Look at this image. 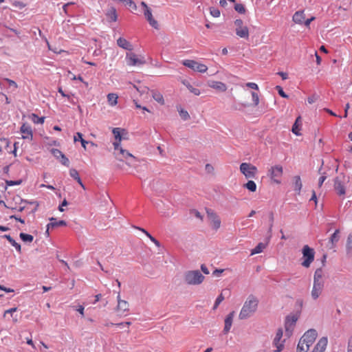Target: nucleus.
Segmentation results:
<instances>
[{"label":"nucleus","instance_id":"obj_26","mask_svg":"<svg viewBox=\"0 0 352 352\" xmlns=\"http://www.w3.org/2000/svg\"><path fill=\"white\" fill-rule=\"evenodd\" d=\"M294 190L297 192L298 194H300L302 184L301 182L300 177L297 175L294 177Z\"/></svg>","mask_w":352,"mask_h":352},{"label":"nucleus","instance_id":"obj_32","mask_svg":"<svg viewBox=\"0 0 352 352\" xmlns=\"http://www.w3.org/2000/svg\"><path fill=\"white\" fill-rule=\"evenodd\" d=\"M118 98V96L116 94H109L107 95L108 102H109V105H111L112 107L117 104Z\"/></svg>","mask_w":352,"mask_h":352},{"label":"nucleus","instance_id":"obj_41","mask_svg":"<svg viewBox=\"0 0 352 352\" xmlns=\"http://www.w3.org/2000/svg\"><path fill=\"white\" fill-rule=\"evenodd\" d=\"M346 250L349 253L352 252V232L349 234L347 238Z\"/></svg>","mask_w":352,"mask_h":352},{"label":"nucleus","instance_id":"obj_13","mask_svg":"<svg viewBox=\"0 0 352 352\" xmlns=\"http://www.w3.org/2000/svg\"><path fill=\"white\" fill-rule=\"evenodd\" d=\"M318 333L315 329H309L302 336V341L309 345V347L313 344L317 338Z\"/></svg>","mask_w":352,"mask_h":352},{"label":"nucleus","instance_id":"obj_16","mask_svg":"<svg viewBox=\"0 0 352 352\" xmlns=\"http://www.w3.org/2000/svg\"><path fill=\"white\" fill-rule=\"evenodd\" d=\"M324 288V283L314 282L311 290V297L314 300H316L320 296Z\"/></svg>","mask_w":352,"mask_h":352},{"label":"nucleus","instance_id":"obj_60","mask_svg":"<svg viewBox=\"0 0 352 352\" xmlns=\"http://www.w3.org/2000/svg\"><path fill=\"white\" fill-rule=\"evenodd\" d=\"M6 80L9 83L10 86H13L14 88H17V84L12 80L6 78Z\"/></svg>","mask_w":352,"mask_h":352},{"label":"nucleus","instance_id":"obj_35","mask_svg":"<svg viewBox=\"0 0 352 352\" xmlns=\"http://www.w3.org/2000/svg\"><path fill=\"white\" fill-rule=\"evenodd\" d=\"M243 187L250 192H255L256 190V184L252 180H249L246 184L243 185Z\"/></svg>","mask_w":352,"mask_h":352},{"label":"nucleus","instance_id":"obj_17","mask_svg":"<svg viewBox=\"0 0 352 352\" xmlns=\"http://www.w3.org/2000/svg\"><path fill=\"white\" fill-rule=\"evenodd\" d=\"M208 85L219 92H225L228 89L227 85L220 81L210 80L208 82Z\"/></svg>","mask_w":352,"mask_h":352},{"label":"nucleus","instance_id":"obj_23","mask_svg":"<svg viewBox=\"0 0 352 352\" xmlns=\"http://www.w3.org/2000/svg\"><path fill=\"white\" fill-rule=\"evenodd\" d=\"M108 20L111 22H116L118 19V14L115 8L111 7L106 12Z\"/></svg>","mask_w":352,"mask_h":352},{"label":"nucleus","instance_id":"obj_30","mask_svg":"<svg viewBox=\"0 0 352 352\" xmlns=\"http://www.w3.org/2000/svg\"><path fill=\"white\" fill-rule=\"evenodd\" d=\"M299 122H300V117H298L296 118L294 124L292 126V131L296 135H300V125L301 124V123H299Z\"/></svg>","mask_w":352,"mask_h":352},{"label":"nucleus","instance_id":"obj_9","mask_svg":"<svg viewBox=\"0 0 352 352\" xmlns=\"http://www.w3.org/2000/svg\"><path fill=\"white\" fill-rule=\"evenodd\" d=\"M141 6L144 8V15L149 25L155 29H159L158 22L153 18L151 8L144 1L141 2Z\"/></svg>","mask_w":352,"mask_h":352},{"label":"nucleus","instance_id":"obj_53","mask_svg":"<svg viewBox=\"0 0 352 352\" xmlns=\"http://www.w3.org/2000/svg\"><path fill=\"white\" fill-rule=\"evenodd\" d=\"M12 5H13L14 6H15L16 8H19V9H22V8H23L25 6V3H23V2H21V1H16L13 2V3H12Z\"/></svg>","mask_w":352,"mask_h":352},{"label":"nucleus","instance_id":"obj_24","mask_svg":"<svg viewBox=\"0 0 352 352\" xmlns=\"http://www.w3.org/2000/svg\"><path fill=\"white\" fill-rule=\"evenodd\" d=\"M117 44L119 47H120L124 50H133L131 44L128 41H126L124 38L120 37L117 40Z\"/></svg>","mask_w":352,"mask_h":352},{"label":"nucleus","instance_id":"obj_8","mask_svg":"<svg viewBox=\"0 0 352 352\" xmlns=\"http://www.w3.org/2000/svg\"><path fill=\"white\" fill-rule=\"evenodd\" d=\"M182 64L184 66L192 69L194 72H197L199 73H206L208 70L207 65L194 60H184L182 61Z\"/></svg>","mask_w":352,"mask_h":352},{"label":"nucleus","instance_id":"obj_28","mask_svg":"<svg viewBox=\"0 0 352 352\" xmlns=\"http://www.w3.org/2000/svg\"><path fill=\"white\" fill-rule=\"evenodd\" d=\"M323 275V270L321 268L317 269L314 273V282L324 283L322 280Z\"/></svg>","mask_w":352,"mask_h":352},{"label":"nucleus","instance_id":"obj_48","mask_svg":"<svg viewBox=\"0 0 352 352\" xmlns=\"http://www.w3.org/2000/svg\"><path fill=\"white\" fill-rule=\"evenodd\" d=\"M51 153L57 160L59 159L63 154L62 151L57 148H52Z\"/></svg>","mask_w":352,"mask_h":352},{"label":"nucleus","instance_id":"obj_40","mask_svg":"<svg viewBox=\"0 0 352 352\" xmlns=\"http://www.w3.org/2000/svg\"><path fill=\"white\" fill-rule=\"evenodd\" d=\"M120 131H121V129L120 128H114L112 131L116 140H118L116 142H119L120 144L122 140Z\"/></svg>","mask_w":352,"mask_h":352},{"label":"nucleus","instance_id":"obj_52","mask_svg":"<svg viewBox=\"0 0 352 352\" xmlns=\"http://www.w3.org/2000/svg\"><path fill=\"white\" fill-rule=\"evenodd\" d=\"M126 5L129 6L134 10H137V6L133 0H127L126 2Z\"/></svg>","mask_w":352,"mask_h":352},{"label":"nucleus","instance_id":"obj_29","mask_svg":"<svg viewBox=\"0 0 352 352\" xmlns=\"http://www.w3.org/2000/svg\"><path fill=\"white\" fill-rule=\"evenodd\" d=\"M309 349V345L302 341V338H301L297 346V352H307Z\"/></svg>","mask_w":352,"mask_h":352},{"label":"nucleus","instance_id":"obj_11","mask_svg":"<svg viewBox=\"0 0 352 352\" xmlns=\"http://www.w3.org/2000/svg\"><path fill=\"white\" fill-rule=\"evenodd\" d=\"M206 213H207L208 218L210 220L211 226L214 230H218L221 226V219L219 217V216L217 214L216 212H214V211H212L210 209H207Z\"/></svg>","mask_w":352,"mask_h":352},{"label":"nucleus","instance_id":"obj_2","mask_svg":"<svg viewBox=\"0 0 352 352\" xmlns=\"http://www.w3.org/2000/svg\"><path fill=\"white\" fill-rule=\"evenodd\" d=\"M113 144L114 147V155L117 160L126 161L127 164H130L131 162L136 160V157L128 151L122 148L119 142H113Z\"/></svg>","mask_w":352,"mask_h":352},{"label":"nucleus","instance_id":"obj_39","mask_svg":"<svg viewBox=\"0 0 352 352\" xmlns=\"http://www.w3.org/2000/svg\"><path fill=\"white\" fill-rule=\"evenodd\" d=\"M19 236H20L21 239L24 242L31 243V242H32V241L34 239V237L32 235L25 234L23 232H21Z\"/></svg>","mask_w":352,"mask_h":352},{"label":"nucleus","instance_id":"obj_20","mask_svg":"<svg viewBox=\"0 0 352 352\" xmlns=\"http://www.w3.org/2000/svg\"><path fill=\"white\" fill-rule=\"evenodd\" d=\"M328 340L327 337L321 338L312 352H324L327 345Z\"/></svg>","mask_w":352,"mask_h":352},{"label":"nucleus","instance_id":"obj_3","mask_svg":"<svg viewBox=\"0 0 352 352\" xmlns=\"http://www.w3.org/2000/svg\"><path fill=\"white\" fill-rule=\"evenodd\" d=\"M240 172L246 179H254L256 177L258 169L253 164L248 162H243L239 166Z\"/></svg>","mask_w":352,"mask_h":352},{"label":"nucleus","instance_id":"obj_58","mask_svg":"<svg viewBox=\"0 0 352 352\" xmlns=\"http://www.w3.org/2000/svg\"><path fill=\"white\" fill-rule=\"evenodd\" d=\"M74 4V2H69L67 3H65V5H63V10L65 12V14H68V10H67V7L70 5H73Z\"/></svg>","mask_w":352,"mask_h":352},{"label":"nucleus","instance_id":"obj_21","mask_svg":"<svg viewBox=\"0 0 352 352\" xmlns=\"http://www.w3.org/2000/svg\"><path fill=\"white\" fill-rule=\"evenodd\" d=\"M50 221L51 222L50 223H48L47 226L46 233H47V234H49V229L50 228H53L58 227V226H65L67 225L66 221H65L63 220L57 221L56 219H55L54 217L50 218Z\"/></svg>","mask_w":352,"mask_h":352},{"label":"nucleus","instance_id":"obj_51","mask_svg":"<svg viewBox=\"0 0 352 352\" xmlns=\"http://www.w3.org/2000/svg\"><path fill=\"white\" fill-rule=\"evenodd\" d=\"M276 90L278 91L279 95L283 98H287L288 96L283 91V89L280 86L276 87Z\"/></svg>","mask_w":352,"mask_h":352},{"label":"nucleus","instance_id":"obj_15","mask_svg":"<svg viewBox=\"0 0 352 352\" xmlns=\"http://www.w3.org/2000/svg\"><path fill=\"white\" fill-rule=\"evenodd\" d=\"M282 337L283 330L281 329H279L276 331V336L273 341V344L276 348L275 352H280L284 348L283 342H280Z\"/></svg>","mask_w":352,"mask_h":352},{"label":"nucleus","instance_id":"obj_43","mask_svg":"<svg viewBox=\"0 0 352 352\" xmlns=\"http://www.w3.org/2000/svg\"><path fill=\"white\" fill-rule=\"evenodd\" d=\"M186 87L188 88V89L195 96H199L201 94V91L199 89L197 88H195V87H193L191 85H190L189 83L188 85H186Z\"/></svg>","mask_w":352,"mask_h":352},{"label":"nucleus","instance_id":"obj_45","mask_svg":"<svg viewBox=\"0 0 352 352\" xmlns=\"http://www.w3.org/2000/svg\"><path fill=\"white\" fill-rule=\"evenodd\" d=\"M252 101L254 103V105L256 107L259 104V96L257 93L252 91L251 93Z\"/></svg>","mask_w":352,"mask_h":352},{"label":"nucleus","instance_id":"obj_44","mask_svg":"<svg viewBox=\"0 0 352 352\" xmlns=\"http://www.w3.org/2000/svg\"><path fill=\"white\" fill-rule=\"evenodd\" d=\"M234 9L236 12H238L240 14H244L245 12V8L244 6L241 3L235 4Z\"/></svg>","mask_w":352,"mask_h":352},{"label":"nucleus","instance_id":"obj_42","mask_svg":"<svg viewBox=\"0 0 352 352\" xmlns=\"http://www.w3.org/2000/svg\"><path fill=\"white\" fill-rule=\"evenodd\" d=\"M58 160L60 161V162L63 165L67 166V167L69 166V160L63 153L60 155V158Z\"/></svg>","mask_w":352,"mask_h":352},{"label":"nucleus","instance_id":"obj_61","mask_svg":"<svg viewBox=\"0 0 352 352\" xmlns=\"http://www.w3.org/2000/svg\"><path fill=\"white\" fill-rule=\"evenodd\" d=\"M347 352H352V338L349 340L347 345Z\"/></svg>","mask_w":352,"mask_h":352},{"label":"nucleus","instance_id":"obj_27","mask_svg":"<svg viewBox=\"0 0 352 352\" xmlns=\"http://www.w3.org/2000/svg\"><path fill=\"white\" fill-rule=\"evenodd\" d=\"M296 320H297V318L294 316L287 317L286 321H285L286 331H288L289 329L293 328Z\"/></svg>","mask_w":352,"mask_h":352},{"label":"nucleus","instance_id":"obj_64","mask_svg":"<svg viewBox=\"0 0 352 352\" xmlns=\"http://www.w3.org/2000/svg\"><path fill=\"white\" fill-rule=\"evenodd\" d=\"M326 179V176H321L320 178H319V180H318V185L319 186H321L323 184V182H324V180Z\"/></svg>","mask_w":352,"mask_h":352},{"label":"nucleus","instance_id":"obj_6","mask_svg":"<svg viewBox=\"0 0 352 352\" xmlns=\"http://www.w3.org/2000/svg\"><path fill=\"white\" fill-rule=\"evenodd\" d=\"M302 265L305 267H309L311 263L314 260L315 252L313 248H311L309 245H305L303 246L302 250Z\"/></svg>","mask_w":352,"mask_h":352},{"label":"nucleus","instance_id":"obj_37","mask_svg":"<svg viewBox=\"0 0 352 352\" xmlns=\"http://www.w3.org/2000/svg\"><path fill=\"white\" fill-rule=\"evenodd\" d=\"M77 137L80 138V141L81 142L82 146L85 149H86V144H87L89 142L82 138V134L80 132L76 133L74 137V140L75 142L78 141Z\"/></svg>","mask_w":352,"mask_h":352},{"label":"nucleus","instance_id":"obj_14","mask_svg":"<svg viewBox=\"0 0 352 352\" xmlns=\"http://www.w3.org/2000/svg\"><path fill=\"white\" fill-rule=\"evenodd\" d=\"M117 300L118 305L116 307V311L119 315H122L129 310V302L126 300H121L120 293H118Z\"/></svg>","mask_w":352,"mask_h":352},{"label":"nucleus","instance_id":"obj_4","mask_svg":"<svg viewBox=\"0 0 352 352\" xmlns=\"http://www.w3.org/2000/svg\"><path fill=\"white\" fill-rule=\"evenodd\" d=\"M184 279L188 285H199L204 281V276L198 270L189 271L186 273Z\"/></svg>","mask_w":352,"mask_h":352},{"label":"nucleus","instance_id":"obj_62","mask_svg":"<svg viewBox=\"0 0 352 352\" xmlns=\"http://www.w3.org/2000/svg\"><path fill=\"white\" fill-rule=\"evenodd\" d=\"M0 289L1 290H3V291H5L6 292H8V293H10V292H13L14 290L12 289H10V288H6L3 286H1L0 285Z\"/></svg>","mask_w":352,"mask_h":352},{"label":"nucleus","instance_id":"obj_1","mask_svg":"<svg viewBox=\"0 0 352 352\" xmlns=\"http://www.w3.org/2000/svg\"><path fill=\"white\" fill-rule=\"evenodd\" d=\"M258 305V298L253 295H250L245 301L241 309V311L239 314V319H247L250 318L251 316H252L256 311Z\"/></svg>","mask_w":352,"mask_h":352},{"label":"nucleus","instance_id":"obj_50","mask_svg":"<svg viewBox=\"0 0 352 352\" xmlns=\"http://www.w3.org/2000/svg\"><path fill=\"white\" fill-rule=\"evenodd\" d=\"M210 14L214 17H219L220 16V11L214 8H210Z\"/></svg>","mask_w":352,"mask_h":352},{"label":"nucleus","instance_id":"obj_7","mask_svg":"<svg viewBox=\"0 0 352 352\" xmlns=\"http://www.w3.org/2000/svg\"><path fill=\"white\" fill-rule=\"evenodd\" d=\"M236 34L242 38L248 39L250 36L249 28L244 25L241 19L234 21Z\"/></svg>","mask_w":352,"mask_h":352},{"label":"nucleus","instance_id":"obj_34","mask_svg":"<svg viewBox=\"0 0 352 352\" xmlns=\"http://www.w3.org/2000/svg\"><path fill=\"white\" fill-rule=\"evenodd\" d=\"M266 248V245L263 243H259L254 249L251 251V255L259 254L263 251Z\"/></svg>","mask_w":352,"mask_h":352},{"label":"nucleus","instance_id":"obj_55","mask_svg":"<svg viewBox=\"0 0 352 352\" xmlns=\"http://www.w3.org/2000/svg\"><path fill=\"white\" fill-rule=\"evenodd\" d=\"M245 85H246V87L251 88L252 89H255V90L258 89V87L257 84H256L255 82H248V83H246Z\"/></svg>","mask_w":352,"mask_h":352},{"label":"nucleus","instance_id":"obj_31","mask_svg":"<svg viewBox=\"0 0 352 352\" xmlns=\"http://www.w3.org/2000/svg\"><path fill=\"white\" fill-rule=\"evenodd\" d=\"M4 238H6L10 243V244L15 248V249L19 252H21V245L18 243H16L10 235L8 234H5L3 236Z\"/></svg>","mask_w":352,"mask_h":352},{"label":"nucleus","instance_id":"obj_38","mask_svg":"<svg viewBox=\"0 0 352 352\" xmlns=\"http://www.w3.org/2000/svg\"><path fill=\"white\" fill-rule=\"evenodd\" d=\"M31 119L34 124H43L45 121V117H38L35 113H32Z\"/></svg>","mask_w":352,"mask_h":352},{"label":"nucleus","instance_id":"obj_57","mask_svg":"<svg viewBox=\"0 0 352 352\" xmlns=\"http://www.w3.org/2000/svg\"><path fill=\"white\" fill-rule=\"evenodd\" d=\"M205 169L209 173H213L214 171V167L210 164L206 165Z\"/></svg>","mask_w":352,"mask_h":352},{"label":"nucleus","instance_id":"obj_36","mask_svg":"<svg viewBox=\"0 0 352 352\" xmlns=\"http://www.w3.org/2000/svg\"><path fill=\"white\" fill-rule=\"evenodd\" d=\"M138 230H141L143 233H144L149 239L150 240L157 246H160V243L155 239L153 236H152L144 228H137Z\"/></svg>","mask_w":352,"mask_h":352},{"label":"nucleus","instance_id":"obj_25","mask_svg":"<svg viewBox=\"0 0 352 352\" xmlns=\"http://www.w3.org/2000/svg\"><path fill=\"white\" fill-rule=\"evenodd\" d=\"M340 239V230H336L334 233L331 236L329 239L330 248H333L336 247V243L338 242Z\"/></svg>","mask_w":352,"mask_h":352},{"label":"nucleus","instance_id":"obj_22","mask_svg":"<svg viewBox=\"0 0 352 352\" xmlns=\"http://www.w3.org/2000/svg\"><path fill=\"white\" fill-rule=\"evenodd\" d=\"M234 316V311L230 312L225 319V326L223 329V332L225 334L228 333L232 324L233 318Z\"/></svg>","mask_w":352,"mask_h":352},{"label":"nucleus","instance_id":"obj_56","mask_svg":"<svg viewBox=\"0 0 352 352\" xmlns=\"http://www.w3.org/2000/svg\"><path fill=\"white\" fill-rule=\"evenodd\" d=\"M315 16H311V18L309 19H305V22H304V25L306 26V27H309V25L311 23V22H312L313 21L315 20Z\"/></svg>","mask_w":352,"mask_h":352},{"label":"nucleus","instance_id":"obj_49","mask_svg":"<svg viewBox=\"0 0 352 352\" xmlns=\"http://www.w3.org/2000/svg\"><path fill=\"white\" fill-rule=\"evenodd\" d=\"M69 175L72 177H73L75 180L77 179L78 177H79V174H78V172L74 169V168H72L70 169L69 170Z\"/></svg>","mask_w":352,"mask_h":352},{"label":"nucleus","instance_id":"obj_33","mask_svg":"<svg viewBox=\"0 0 352 352\" xmlns=\"http://www.w3.org/2000/svg\"><path fill=\"white\" fill-rule=\"evenodd\" d=\"M152 96H153V98L157 101V102H159L160 104H164V97L162 96V94L158 91H152Z\"/></svg>","mask_w":352,"mask_h":352},{"label":"nucleus","instance_id":"obj_12","mask_svg":"<svg viewBox=\"0 0 352 352\" xmlns=\"http://www.w3.org/2000/svg\"><path fill=\"white\" fill-rule=\"evenodd\" d=\"M126 60L127 65L129 66L142 65L145 63L144 58H138L134 53H129L126 54Z\"/></svg>","mask_w":352,"mask_h":352},{"label":"nucleus","instance_id":"obj_54","mask_svg":"<svg viewBox=\"0 0 352 352\" xmlns=\"http://www.w3.org/2000/svg\"><path fill=\"white\" fill-rule=\"evenodd\" d=\"M21 181H12V180H7L6 181V184L8 186H14V185H19L21 184Z\"/></svg>","mask_w":352,"mask_h":352},{"label":"nucleus","instance_id":"obj_19","mask_svg":"<svg viewBox=\"0 0 352 352\" xmlns=\"http://www.w3.org/2000/svg\"><path fill=\"white\" fill-rule=\"evenodd\" d=\"M305 20V14L304 10L296 11L292 16V21L296 24L302 25V24H304Z\"/></svg>","mask_w":352,"mask_h":352},{"label":"nucleus","instance_id":"obj_47","mask_svg":"<svg viewBox=\"0 0 352 352\" xmlns=\"http://www.w3.org/2000/svg\"><path fill=\"white\" fill-rule=\"evenodd\" d=\"M179 115L184 120H187L190 118V116L186 110L181 109L179 111Z\"/></svg>","mask_w":352,"mask_h":352},{"label":"nucleus","instance_id":"obj_5","mask_svg":"<svg viewBox=\"0 0 352 352\" xmlns=\"http://www.w3.org/2000/svg\"><path fill=\"white\" fill-rule=\"evenodd\" d=\"M283 174V168L281 165L272 166L268 170V176L271 180L276 184H280L281 183Z\"/></svg>","mask_w":352,"mask_h":352},{"label":"nucleus","instance_id":"obj_59","mask_svg":"<svg viewBox=\"0 0 352 352\" xmlns=\"http://www.w3.org/2000/svg\"><path fill=\"white\" fill-rule=\"evenodd\" d=\"M67 201H66V199H64L61 204V205L59 206L58 207V210L60 211V212H63L64 211V209H63V207L67 206Z\"/></svg>","mask_w":352,"mask_h":352},{"label":"nucleus","instance_id":"obj_63","mask_svg":"<svg viewBox=\"0 0 352 352\" xmlns=\"http://www.w3.org/2000/svg\"><path fill=\"white\" fill-rule=\"evenodd\" d=\"M278 74L280 76L283 80H286L288 78V75L287 73L280 72L278 73Z\"/></svg>","mask_w":352,"mask_h":352},{"label":"nucleus","instance_id":"obj_46","mask_svg":"<svg viewBox=\"0 0 352 352\" xmlns=\"http://www.w3.org/2000/svg\"><path fill=\"white\" fill-rule=\"evenodd\" d=\"M224 296L222 294H221L216 299L213 309H216L219 304L224 300Z\"/></svg>","mask_w":352,"mask_h":352},{"label":"nucleus","instance_id":"obj_10","mask_svg":"<svg viewBox=\"0 0 352 352\" xmlns=\"http://www.w3.org/2000/svg\"><path fill=\"white\" fill-rule=\"evenodd\" d=\"M348 178L342 175L338 176L334 181V188L339 195H345V186L344 184L347 182Z\"/></svg>","mask_w":352,"mask_h":352},{"label":"nucleus","instance_id":"obj_18","mask_svg":"<svg viewBox=\"0 0 352 352\" xmlns=\"http://www.w3.org/2000/svg\"><path fill=\"white\" fill-rule=\"evenodd\" d=\"M20 131L22 133V138L23 139H28L30 140H32L33 133L30 126L23 124L20 129Z\"/></svg>","mask_w":352,"mask_h":352}]
</instances>
